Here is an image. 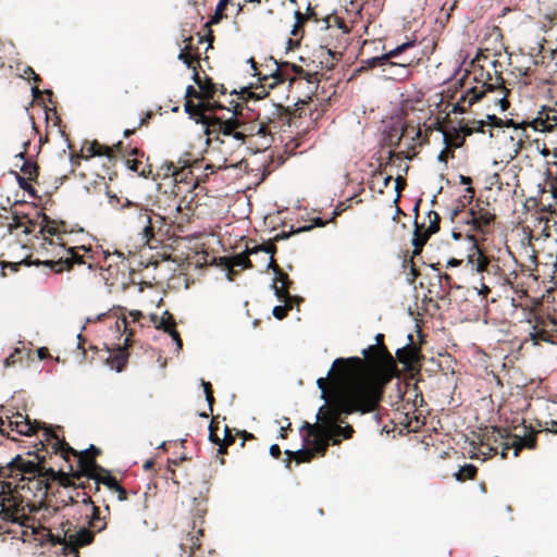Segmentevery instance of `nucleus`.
<instances>
[{"instance_id": "obj_1", "label": "nucleus", "mask_w": 557, "mask_h": 557, "mask_svg": "<svg viewBox=\"0 0 557 557\" xmlns=\"http://www.w3.org/2000/svg\"><path fill=\"white\" fill-rule=\"evenodd\" d=\"M363 364L358 358H337L334 367L338 368V376L343 385L336 391L331 403L320 407L318 422L311 424L305 422L301 430L306 431L304 436L305 445L309 446L314 454L324 456L330 445H339L342 438L349 440L355 433L350 424L342 425L343 416L352 413H370L375 411L382 400V387L372 375H359L357 371Z\"/></svg>"}, {"instance_id": "obj_2", "label": "nucleus", "mask_w": 557, "mask_h": 557, "mask_svg": "<svg viewBox=\"0 0 557 557\" xmlns=\"http://www.w3.org/2000/svg\"><path fill=\"white\" fill-rule=\"evenodd\" d=\"M91 515L88 521L89 528H77L71 521L61 522L57 533L41 524L36 525L26 512L24 500L17 493L11 490V483H3L0 492V518L4 523L18 524L24 528L22 531L23 541L27 536H34L35 541L51 544H62L64 554H75L78 557V549L92 543L95 532H101L107 528L106 517L100 516L99 507H90Z\"/></svg>"}, {"instance_id": "obj_3", "label": "nucleus", "mask_w": 557, "mask_h": 557, "mask_svg": "<svg viewBox=\"0 0 557 557\" xmlns=\"http://www.w3.org/2000/svg\"><path fill=\"white\" fill-rule=\"evenodd\" d=\"M208 104H194L188 101L185 106L186 113L197 123L205 126L207 135L208 154H218L219 164L216 169L240 166L245 158H237V153L246 145L243 133L237 131L228 116L207 114Z\"/></svg>"}, {"instance_id": "obj_4", "label": "nucleus", "mask_w": 557, "mask_h": 557, "mask_svg": "<svg viewBox=\"0 0 557 557\" xmlns=\"http://www.w3.org/2000/svg\"><path fill=\"white\" fill-rule=\"evenodd\" d=\"M42 245L55 246L58 251L54 253L55 259H45L39 260L36 259L34 261L28 260V258L23 259L20 262H2V270L5 267H10L13 271H17L21 264L25 265H45L48 267L54 273H62L63 271H70L75 265H86L87 270L90 272L97 271L98 269H102L99 267L98 262L95 261V257L91 255V249L86 248L85 246L79 247H70L65 248L63 242H60L58 245L52 239L47 240ZM2 275L5 273L2 271Z\"/></svg>"}, {"instance_id": "obj_5", "label": "nucleus", "mask_w": 557, "mask_h": 557, "mask_svg": "<svg viewBox=\"0 0 557 557\" xmlns=\"http://www.w3.org/2000/svg\"><path fill=\"white\" fill-rule=\"evenodd\" d=\"M537 431L531 425L522 423L520 426H513V431L504 428L493 426L491 433L485 435V442L481 443L483 455H497L502 459L507 458L508 450H513V456L518 457L522 449H535L537 445Z\"/></svg>"}, {"instance_id": "obj_6", "label": "nucleus", "mask_w": 557, "mask_h": 557, "mask_svg": "<svg viewBox=\"0 0 557 557\" xmlns=\"http://www.w3.org/2000/svg\"><path fill=\"white\" fill-rule=\"evenodd\" d=\"M467 261L471 270L479 275V281L478 284L474 285V288L483 298H485L495 286L512 285L510 277L506 275L500 268L499 259L488 256L478 246L474 239Z\"/></svg>"}, {"instance_id": "obj_7", "label": "nucleus", "mask_w": 557, "mask_h": 557, "mask_svg": "<svg viewBox=\"0 0 557 557\" xmlns=\"http://www.w3.org/2000/svg\"><path fill=\"white\" fill-rule=\"evenodd\" d=\"M228 119L234 127L243 133V139L253 136H261L263 143L260 144L262 148H268L272 144V134L281 129L282 124L288 122L289 113L283 106H274L272 116H265L267 122L251 123L246 122L242 114V106L236 103L234 110L227 109Z\"/></svg>"}, {"instance_id": "obj_8", "label": "nucleus", "mask_w": 557, "mask_h": 557, "mask_svg": "<svg viewBox=\"0 0 557 557\" xmlns=\"http://www.w3.org/2000/svg\"><path fill=\"white\" fill-rule=\"evenodd\" d=\"M44 438H46V442L53 441L51 444L49 443L52 454L60 455L66 462L70 461V455L75 458L76 468H74L73 465L69 467L74 479L81 480L82 478H87L94 479L95 482L102 473H107V469L97 463L92 454H88L85 450H75L64 438H60L50 428L44 426Z\"/></svg>"}, {"instance_id": "obj_9", "label": "nucleus", "mask_w": 557, "mask_h": 557, "mask_svg": "<svg viewBox=\"0 0 557 557\" xmlns=\"http://www.w3.org/2000/svg\"><path fill=\"white\" fill-rule=\"evenodd\" d=\"M122 210L128 226L140 236L141 242L146 245L150 246L156 234L165 225L163 216L140 203L127 200L122 206Z\"/></svg>"}, {"instance_id": "obj_10", "label": "nucleus", "mask_w": 557, "mask_h": 557, "mask_svg": "<svg viewBox=\"0 0 557 557\" xmlns=\"http://www.w3.org/2000/svg\"><path fill=\"white\" fill-rule=\"evenodd\" d=\"M465 191L466 194L462 199H459L458 203L451 210V218L457 219L458 223L466 224L468 226L467 233H487L495 219V214L479 202L468 210H465L466 205L470 203L474 197V189L467 187ZM468 237H470L472 242L473 239L475 240L473 235L468 234Z\"/></svg>"}, {"instance_id": "obj_11", "label": "nucleus", "mask_w": 557, "mask_h": 557, "mask_svg": "<svg viewBox=\"0 0 557 557\" xmlns=\"http://www.w3.org/2000/svg\"><path fill=\"white\" fill-rule=\"evenodd\" d=\"M364 358L357 357L363 361V364L354 374L352 377L359 375H372L381 384L382 394L384 393V386L388 379H384L382 374H389L396 369L395 360L392 354L388 351L384 344L370 345L368 348L362 350Z\"/></svg>"}, {"instance_id": "obj_12", "label": "nucleus", "mask_w": 557, "mask_h": 557, "mask_svg": "<svg viewBox=\"0 0 557 557\" xmlns=\"http://www.w3.org/2000/svg\"><path fill=\"white\" fill-rule=\"evenodd\" d=\"M492 65L495 70L494 77L486 73V78L483 81L481 86H475L470 88V100L469 106L478 102L480 99L485 97L487 94L497 92V96L492 98V102L499 107L500 112H505L509 109L510 102L508 100V96L510 95V89L507 88L506 82L502 76V73L497 71V66H500L499 61L494 60Z\"/></svg>"}, {"instance_id": "obj_13", "label": "nucleus", "mask_w": 557, "mask_h": 557, "mask_svg": "<svg viewBox=\"0 0 557 557\" xmlns=\"http://www.w3.org/2000/svg\"><path fill=\"white\" fill-rule=\"evenodd\" d=\"M27 481L28 490H35L41 495L42 500L47 505V509L53 507V510L57 511L60 505L54 495V484L58 483L59 488L61 485H67L70 476L63 470L55 471L52 467H48L38 473V475L29 476Z\"/></svg>"}, {"instance_id": "obj_14", "label": "nucleus", "mask_w": 557, "mask_h": 557, "mask_svg": "<svg viewBox=\"0 0 557 557\" xmlns=\"http://www.w3.org/2000/svg\"><path fill=\"white\" fill-rule=\"evenodd\" d=\"M53 441H50V444ZM41 448L35 453H28V456L33 457V459H24L21 456H16L10 462V471L11 474L15 473V475H21V480L25 481L29 476L38 475L41 471L47 469V456L49 455V459L52 458L51 447L49 442L40 441Z\"/></svg>"}, {"instance_id": "obj_15", "label": "nucleus", "mask_w": 557, "mask_h": 557, "mask_svg": "<svg viewBox=\"0 0 557 557\" xmlns=\"http://www.w3.org/2000/svg\"><path fill=\"white\" fill-rule=\"evenodd\" d=\"M531 325L529 337L534 345L540 343H555L557 338V314L549 308L540 309L528 319Z\"/></svg>"}, {"instance_id": "obj_16", "label": "nucleus", "mask_w": 557, "mask_h": 557, "mask_svg": "<svg viewBox=\"0 0 557 557\" xmlns=\"http://www.w3.org/2000/svg\"><path fill=\"white\" fill-rule=\"evenodd\" d=\"M425 219L428 220V224L425 221L422 223H419L417 220L414 221L412 237L413 256H419L430 236L440 231L441 216L436 211L430 210Z\"/></svg>"}, {"instance_id": "obj_17", "label": "nucleus", "mask_w": 557, "mask_h": 557, "mask_svg": "<svg viewBox=\"0 0 557 557\" xmlns=\"http://www.w3.org/2000/svg\"><path fill=\"white\" fill-rule=\"evenodd\" d=\"M531 125L534 131L548 133L546 140L553 147L554 157L557 159V109L543 108Z\"/></svg>"}, {"instance_id": "obj_18", "label": "nucleus", "mask_w": 557, "mask_h": 557, "mask_svg": "<svg viewBox=\"0 0 557 557\" xmlns=\"http://www.w3.org/2000/svg\"><path fill=\"white\" fill-rule=\"evenodd\" d=\"M290 70L298 76H302L308 82H311V78L317 76V73H308L306 72L300 65L297 64H290L288 62H283L280 65L277 64L276 70L271 73L270 75H263L262 78H260L264 84L262 85L263 88H274L278 84L284 83L288 79L286 71Z\"/></svg>"}, {"instance_id": "obj_19", "label": "nucleus", "mask_w": 557, "mask_h": 557, "mask_svg": "<svg viewBox=\"0 0 557 557\" xmlns=\"http://www.w3.org/2000/svg\"><path fill=\"white\" fill-rule=\"evenodd\" d=\"M191 512L194 520L191 531L188 532L189 539H187L186 545H188L191 549H195L200 547L199 536L203 535L202 524L208 512L206 500L195 499V505Z\"/></svg>"}, {"instance_id": "obj_20", "label": "nucleus", "mask_w": 557, "mask_h": 557, "mask_svg": "<svg viewBox=\"0 0 557 557\" xmlns=\"http://www.w3.org/2000/svg\"><path fill=\"white\" fill-rule=\"evenodd\" d=\"M537 62L530 58H525L523 55L510 58L509 66H510V75L513 76L515 81L523 86H528L531 84L529 77L533 73V66L536 65Z\"/></svg>"}, {"instance_id": "obj_21", "label": "nucleus", "mask_w": 557, "mask_h": 557, "mask_svg": "<svg viewBox=\"0 0 557 557\" xmlns=\"http://www.w3.org/2000/svg\"><path fill=\"white\" fill-rule=\"evenodd\" d=\"M413 46H414V41H412V40L406 41L386 53L362 60L361 69L369 70V69H374L377 66L392 65V64H394L392 61L393 58H396V57L403 54L405 51H407L409 48H412Z\"/></svg>"}, {"instance_id": "obj_22", "label": "nucleus", "mask_w": 557, "mask_h": 557, "mask_svg": "<svg viewBox=\"0 0 557 557\" xmlns=\"http://www.w3.org/2000/svg\"><path fill=\"white\" fill-rule=\"evenodd\" d=\"M121 324L123 325L124 327V333L126 334V338H125V342H124V348H120L119 351L111 356L109 359H108V362L109 364L111 366L112 369H115L117 372H121L126 362H127V359H128V352L126 351V349L132 346V337L134 336L135 334V331L128 326V320H127V317H123L121 319Z\"/></svg>"}, {"instance_id": "obj_23", "label": "nucleus", "mask_w": 557, "mask_h": 557, "mask_svg": "<svg viewBox=\"0 0 557 557\" xmlns=\"http://www.w3.org/2000/svg\"><path fill=\"white\" fill-rule=\"evenodd\" d=\"M338 368L332 366L331 370L327 373V377H319L317 380V385L321 389V397L325 399L329 404L333 400L336 391L343 385L344 380L337 375H339Z\"/></svg>"}, {"instance_id": "obj_24", "label": "nucleus", "mask_w": 557, "mask_h": 557, "mask_svg": "<svg viewBox=\"0 0 557 557\" xmlns=\"http://www.w3.org/2000/svg\"><path fill=\"white\" fill-rule=\"evenodd\" d=\"M189 164L187 161H178L177 163L173 161H164L160 166L159 175L165 177H173L174 182H184L187 178V175L190 174V170H188Z\"/></svg>"}, {"instance_id": "obj_25", "label": "nucleus", "mask_w": 557, "mask_h": 557, "mask_svg": "<svg viewBox=\"0 0 557 557\" xmlns=\"http://www.w3.org/2000/svg\"><path fill=\"white\" fill-rule=\"evenodd\" d=\"M38 218H40L39 234L57 236V239L61 240V235L67 232L66 222L64 221L52 220L45 213H38Z\"/></svg>"}, {"instance_id": "obj_26", "label": "nucleus", "mask_w": 557, "mask_h": 557, "mask_svg": "<svg viewBox=\"0 0 557 557\" xmlns=\"http://www.w3.org/2000/svg\"><path fill=\"white\" fill-rule=\"evenodd\" d=\"M100 484H103L112 493L116 494V497L120 502H124L127 499V491L119 483L116 478L113 476L108 470H107V473H102L94 482L95 491L100 490Z\"/></svg>"}, {"instance_id": "obj_27", "label": "nucleus", "mask_w": 557, "mask_h": 557, "mask_svg": "<svg viewBox=\"0 0 557 557\" xmlns=\"http://www.w3.org/2000/svg\"><path fill=\"white\" fill-rule=\"evenodd\" d=\"M91 479H87L86 490L83 492H76V495L72 493H67L65 497L60 499V504L62 507H66L69 504H78L82 503L86 507H91L94 502L91 500V494H96L98 491L94 488V482H90Z\"/></svg>"}, {"instance_id": "obj_28", "label": "nucleus", "mask_w": 557, "mask_h": 557, "mask_svg": "<svg viewBox=\"0 0 557 557\" xmlns=\"http://www.w3.org/2000/svg\"><path fill=\"white\" fill-rule=\"evenodd\" d=\"M193 79L198 85L199 95H201V101H199L198 103L202 102L205 104H208L207 111H210L211 109H213V106L209 102V100L213 98L216 91L215 85L209 77L202 79L196 67H194Z\"/></svg>"}, {"instance_id": "obj_29", "label": "nucleus", "mask_w": 557, "mask_h": 557, "mask_svg": "<svg viewBox=\"0 0 557 557\" xmlns=\"http://www.w3.org/2000/svg\"><path fill=\"white\" fill-rule=\"evenodd\" d=\"M139 157H144V152H141L138 148H132L128 152V157L126 158L127 168L137 173L143 177H148L151 174V165H146L139 159Z\"/></svg>"}, {"instance_id": "obj_30", "label": "nucleus", "mask_w": 557, "mask_h": 557, "mask_svg": "<svg viewBox=\"0 0 557 557\" xmlns=\"http://www.w3.org/2000/svg\"><path fill=\"white\" fill-rule=\"evenodd\" d=\"M186 42L185 47L181 50L178 54V59L184 62L187 67L191 69L194 71V67L197 70L200 67V53L198 51V48H195L193 46V37H187L185 40Z\"/></svg>"}, {"instance_id": "obj_31", "label": "nucleus", "mask_w": 557, "mask_h": 557, "mask_svg": "<svg viewBox=\"0 0 557 557\" xmlns=\"http://www.w3.org/2000/svg\"><path fill=\"white\" fill-rule=\"evenodd\" d=\"M292 284L293 282L289 280L288 274L282 270L276 274L272 285L275 296L278 299H299L298 297L289 294V287Z\"/></svg>"}, {"instance_id": "obj_32", "label": "nucleus", "mask_w": 557, "mask_h": 557, "mask_svg": "<svg viewBox=\"0 0 557 557\" xmlns=\"http://www.w3.org/2000/svg\"><path fill=\"white\" fill-rule=\"evenodd\" d=\"M29 146V141L24 143V150L16 154V158L23 160V164L21 166L22 176H25L29 181L36 182L39 175V166L36 162L26 159L27 147Z\"/></svg>"}, {"instance_id": "obj_33", "label": "nucleus", "mask_w": 557, "mask_h": 557, "mask_svg": "<svg viewBox=\"0 0 557 557\" xmlns=\"http://www.w3.org/2000/svg\"><path fill=\"white\" fill-rule=\"evenodd\" d=\"M113 148H110V146L102 145L98 143L97 140H94L91 143L86 141L82 147V154L88 159L92 158L95 156H106L109 159L112 158Z\"/></svg>"}, {"instance_id": "obj_34", "label": "nucleus", "mask_w": 557, "mask_h": 557, "mask_svg": "<svg viewBox=\"0 0 557 557\" xmlns=\"http://www.w3.org/2000/svg\"><path fill=\"white\" fill-rule=\"evenodd\" d=\"M249 246L246 247V250L242 253H237L233 257H223L221 258V264L224 267H239L240 269H251L252 263L249 259V256L251 255L248 252Z\"/></svg>"}, {"instance_id": "obj_35", "label": "nucleus", "mask_w": 557, "mask_h": 557, "mask_svg": "<svg viewBox=\"0 0 557 557\" xmlns=\"http://www.w3.org/2000/svg\"><path fill=\"white\" fill-rule=\"evenodd\" d=\"M531 122H522L516 123L513 120L509 119L503 120V127H512L515 135L518 139V148L521 149L525 139H529V135L527 134V128L532 127Z\"/></svg>"}, {"instance_id": "obj_36", "label": "nucleus", "mask_w": 557, "mask_h": 557, "mask_svg": "<svg viewBox=\"0 0 557 557\" xmlns=\"http://www.w3.org/2000/svg\"><path fill=\"white\" fill-rule=\"evenodd\" d=\"M396 358L400 363L407 367L411 366L419 359V349L414 345L408 344L396 350Z\"/></svg>"}, {"instance_id": "obj_37", "label": "nucleus", "mask_w": 557, "mask_h": 557, "mask_svg": "<svg viewBox=\"0 0 557 557\" xmlns=\"http://www.w3.org/2000/svg\"><path fill=\"white\" fill-rule=\"evenodd\" d=\"M289 235H290V233L281 232L274 236L272 242H268L265 244L257 245L251 248H248V252L258 253L259 251H263L265 253H269L270 257H273L277 250L274 242L286 239L289 237Z\"/></svg>"}, {"instance_id": "obj_38", "label": "nucleus", "mask_w": 557, "mask_h": 557, "mask_svg": "<svg viewBox=\"0 0 557 557\" xmlns=\"http://www.w3.org/2000/svg\"><path fill=\"white\" fill-rule=\"evenodd\" d=\"M70 476V482L67 485H61V487L63 488L62 491L59 490V487H57L55 492L59 494V497L62 499L63 497H65V495H67V493H72L73 495H76V492H78L77 490L81 488L83 491L86 490V484H87V480L84 481L82 478L81 480H76L72 476V471L70 472H66Z\"/></svg>"}, {"instance_id": "obj_39", "label": "nucleus", "mask_w": 557, "mask_h": 557, "mask_svg": "<svg viewBox=\"0 0 557 557\" xmlns=\"http://www.w3.org/2000/svg\"><path fill=\"white\" fill-rule=\"evenodd\" d=\"M443 137L446 146L450 147L451 149H456L462 147L466 136H463L461 128L457 129L451 127L450 129L444 132Z\"/></svg>"}, {"instance_id": "obj_40", "label": "nucleus", "mask_w": 557, "mask_h": 557, "mask_svg": "<svg viewBox=\"0 0 557 557\" xmlns=\"http://www.w3.org/2000/svg\"><path fill=\"white\" fill-rule=\"evenodd\" d=\"M40 424L37 421H30L29 418H23V420L15 421V433L18 435L30 436L36 433Z\"/></svg>"}, {"instance_id": "obj_41", "label": "nucleus", "mask_w": 557, "mask_h": 557, "mask_svg": "<svg viewBox=\"0 0 557 557\" xmlns=\"http://www.w3.org/2000/svg\"><path fill=\"white\" fill-rule=\"evenodd\" d=\"M407 136H411V138L413 140L420 138V136H421L420 127L414 126V125L410 124L409 122L405 123V125L401 128V133L399 136H397L395 143H393V135L392 134L389 135L391 146L398 145L399 141L401 140V138L407 137Z\"/></svg>"}, {"instance_id": "obj_42", "label": "nucleus", "mask_w": 557, "mask_h": 557, "mask_svg": "<svg viewBox=\"0 0 557 557\" xmlns=\"http://www.w3.org/2000/svg\"><path fill=\"white\" fill-rule=\"evenodd\" d=\"M476 473L478 468L474 465L467 463L455 473V478L459 482H465L467 480H473Z\"/></svg>"}, {"instance_id": "obj_43", "label": "nucleus", "mask_w": 557, "mask_h": 557, "mask_svg": "<svg viewBox=\"0 0 557 557\" xmlns=\"http://www.w3.org/2000/svg\"><path fill=\"white\" fill-rule=\"evenodd\" d=\"M231 0H220L216 4L214 14L211 16L210 21L206 24V27H210L211 25L218 24L224 17V11L230 3Z\"/></svg>"}, {"instance_id": "obj_44", "label": "nucleus", "mask_w": 557, "mask_h": 557, "mask_svg": "<svg viewBox=\"0 0 557 557\" xmlns=\"http://www.w3.org/2000/svg\"><path fill=\"white\" fill-rule=\"evenodd\" d=\"M484 121H469L463 126H461V132L463 136H470L473 133H484Z\"/></svg>"}, {"instance_id": "obj_45", "label": "nucleus", "mask_w": 557, "mask_h": 557, "mask_svg": "<svg viewBox=\"0 0 557 557\" xmlns=\"http://www.w3.org/2000/svg\"><path fill=\"white\" fill-rule=\"evenodd\" d=\"M174 326H176L175 319H174L173 314L166 310L163 312L162 318L159 320L158 324L156 325V329L168 332Z\"/></svg>"}, {"instance_id": "obj_46", "label": "nucleus", "mask_w": 557, "mask_h": 557, "mask_svg": "<svg viewBox=\"0 0 557 557\" xmlns=\"http://www.w3.org/2000/svg\"><path fill=\"white\" fill-rule=\"evenodd\" d=\"M281 300L284 302V305L274 307L273 311H272L273 315L277 320H283L287 315L288 311L292 310V308H293V301L295 299H281ZM296 300L298 301L299 299H296Z\"/></svg>"}, {"instance_id": "obj_47", "label": "nucleus", "mask_w": 557, "mask_h": 557, "mask_svg": "<svg viewBox=\"0 0 557 557\" xmlns=\"http://www.w3.org/2000/svg\"><path fill=\"white\" fill-rule=\"evenodd\" d=\"M470 97H471V94H470V89L465 94L462 95L459 100L455 103L454 106V109H453V112L454 113H463L466 112L467 108H470L471 106H469V100H470Z\"/></svg>"}, {"instance_id": "obj_48", "label": "nucleus", "mask_w": 557, "mask_h": 557, "mask_svg": "<svg viewBox=\"0 0 557 557\" xmlns=\"http://www.w3.org/2000/svg\"><path fill=\"white\" fill-rule=\"evenodd\" d=\"M295 461L297 463H304L311 461L315 454L310 448H302L297 451H295Z\"/></svg>"}, {"instance_id": "obj_49", "label": "nucleus", "mask_w": 557, "mask_h": 557, "mask_svg": "<svg viewBox=\"0 0 557 557\" xmlns=\"http://www.w3.org/2000/svg\"><path fill=\"white\" fill-rule=\"evenodd\" d=\"M15 421L7 417L5 419L0 417V433L10 437L9 431L15 432Z\"/></svg>"}, {"instance_id": "obj_50", "label": "nucleus", "mask_w": 557, "mask_h": 557, "mask_svg": "<svg viewBox=\"0 0 557 557\" xmlns=\"http://www.w3.org/2000/svg\"><path fill=\"white\" fill-rule=\"evenodd\" d=\"M556 21H557V14L556 13L545 14L543 16V20L541 21V23H542V30H544V32L553 30L557 26L555 24Z\"/></svg>"}, {"instance_id": "obj_51", "label": "nucleus", "mask_w": 557, "mask_h": 557, "mask_svg": "<svg viewBox=\"0 0 557 557\" xmlns=\"http://www.w3.org/2000/svg\"><path fill=\"white\" fill-rule=\"evenodd\" d=\"M296 23L292 29V35L297 36L299 34V29L304 26V24L308 21L307 15L301 13L299 10L295 12Z\"/></svg>"}, {"instance_id": "obj_52", "label": "nucleus", "mask_w": 557, "mask_h": 557, "mask_svg": "<svg viewBox=\"0 0 557 557\" xmlns=\"http://www.w3.org/2000/svg\"><path fill=\"white\" fill-rule=\"evenodd\" d=\"M16 180H17V183H18V186L27 191L30 196L35 197L36 196V190L34 189V187L30 185V181L27 180L25 176H22V175H16Z\"/></svg>"}, {"instance_id": "obj_53", "label": "nucleus", "mask_w": 557, "mask_h": 557, "mask_svg": "<svg viewBox=\"0 0 557 557\" xmlns=\"http://www.w3.org/2000/svg\"><path fill=\"white\" fill-rule=\"evenodd\" d=\"M203 392L206 394V399L209 404L210 411H213V403H214V396H213V389L210 382L202 381Z\"/></svg>"}, {"instance_id": "obj_54", "label": "nucleus", "mask_w": 557, "mask_h": 557, "mask_svg": "<svg viewBox=\"0 0 557 557\" xmlns=\"http://www.w3.org/2000/svg\"><path fill=\"white\" fill-rule=\"evenodd\" d=\"M438 280L443 292L448 294L451 288L453 277L449 274L444 273L438 276Z\"/></svg>"}, {"instance_id": "obj_55", "label": "nucleus", "mask_w": 557, "mask_h": 557, "mask_svg": "<svg viewBox=\"0 0 557 557\" xmlns=\"http://www.w3.org/2000/svg\"><path fill=\"white\" fill-rule=\"evenodd\" d=\"M13 222L9 225V230L12 232L15 228H20L24 225V220L26 219V215H20L16 211L13 212Z\"/></svg>"}, {"instance_id": "obj_56", "label": "nucleus", "mask_w": 557, "mask_h": 557, "mask_svg": "<svg viewBox=\"0 0 557 557\" xmlns=\"http://www.w3.org/2000/svg\"><path fill=\"white\" fill-rule=\"evenodd\" d=\"M185 98H186V101L185 103H187L188 101H191L194 104H196L194 101H193V98H197V99H200L201 100V95H199V91L196 90V88L191 85L187 86L186 88V95H185ZM186 104H184L185 107Z\"/></svg>"}, {"instance_id": "obj_57", "label": "nucleus", "mask_w": 557, "mask_h": 557, "mask_svg": "<svg viewBox=\"0 0 557 557\" xmlns=\"http://www.w3.org/2000/svg\"><path fill=\"white\" fill-rule=\"evenodd\" d=\"M312 222H313V224L308 225V226L298 227L296 231H293L292 233L295 234V233H300V232H305V231H310L313 226L322 227L326 224V222L323 221L321 218H315L312 220Z\"/></svg>"}, {"instance_id": "obj_58", "label": "nucleus", "mask_w": 557, "mask_h": 557, "mask_svg": "<svg viewBox=\"0 0 557 557\" xmlns=\"http://www.w3.org/2000/svg\"><path fill=\"white\" fill-rule=\"evenodd\" d=\"M455 157V153H454V149H451L450 147L446 146L438 154V160L441 162H444L446 163L447 160L450 158L453 159Z\"/></svg>"}, {"instance_id": "obj_59", "label": "nucleus", "mask_w": 557, "mask_h": 557, "mask_svg": "<svg viewBox=\"0 0 557 557\" xmlns=\"http://www.w3.org/2000/svg\"><path fill=\"white\" fill-rule=\"evenodd\" d=\"M37 223L34 222L33 220H30L27 215H26V219L24 220V225L22 227H24L23 230V233L25 235H29L32 234L34 231H35V227H36Z\"/></svg>"}, {"instance_id": "obj_60", "label": "nucleus", "mask_w": 557, "mask_h": 557, "mask_svg": "<svg viewBox=\"0 0 557 557\" xmlns=\"http://www.w3.org/2000/svg\"><path fill=\"white\" fill-rule=\"evenodd\" d=\"M171 337L172 339L176 343V346L178 349H182L183 347V341L180 336V333L177 332L176 330V326L172 327L170 331L166 332Z\"/></svg>"}, {"instance_id": "obj_61", "label": "nucleus", "mask_w": 557, "mask_h": 557, "mask_svg": "<svg viewBox=\"0 0 557 557\" xmlns=\"http://www.w3.org/2000/svg\"><path fill=\"white\" fill-rule=\"evenodd\" d=\"M234 442H235V435L232 434V431L226 425L224 428V437L222 438V443L227 446H231L232 444H234Z\"/></svg>"}, {"instance_id": "obj_62", "label": "nucleus", "mask_w": 557, "mask_h": 557, "mask_svg": "<svg viewBox=\"0 0 557 557\" xmlns=\"http://www.w3.org/2000/svg\"><path fill=\"white\" fill-rule=\"evenodd\" d=\"M485 124L494 127H503V120L494 114H488Z\"/></svg>"}, {"instance_id": "obj_63", "label": "nucleus", "mask_w": 557, "mask_h": 557, "mask_svg": "<svg viewBox=\"0 0 557 557\" xmlns=\"http://www.w3.org/2000/svg\"><path fill=\"white\" fill-rule=\"evenodd\" d=\"M406 185H407L406 180L403 178L401 176H397L395 178V189L398 195L401 193V190L405 189Z\"/></svg>"}, {"instance_id": "obj_64", "label": "nucleus", "mask_w": 557, "mask_h": 557, "mask_svg": "<svg viewBox=\"0 0 557 557\" xmlns=\"http://www.w3.org/2000/svg\"><path fill=\"white\" fill-rule=\"evenodd\" d=\"M128 317L132 319V322L134 323H140V320L144 319V314L139 310H131L128 312Z\"/></svg>"}]
</instances>
